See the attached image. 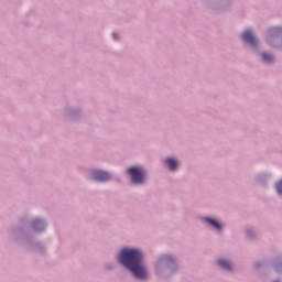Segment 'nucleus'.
<instances>
[{"mask_svg":"<svg viewBox=\"0 0 282 282\" xmlns=\"http://www.w3.org/2000/svg\"><path fill=\"white\" fill-rule=\"evenodd\" d=\"M142 251L138 249H123L119 260L124 268L132 272L135 279H147V268L142 264Z\"/></svg>","mask_w":282,"mask_h":282,"instance_id":"1","label":"nucleus"},{"mask_svg":"<svg viewBox=\"0 0 282 282\" xmlns=\"http://www.w3.org/2000/svg\"><path fill=\"white\" fill-rule=\"evenodd\" d=\"M165 164L167 165V169H170V171H175V169H177V162L175 161V159H167L165 160Z\"/></svg>","mask_w":282,"mask_h":282,"instance_id":"7","label":"nucleus"},{"mask_svg":"<svg viewBox=\"0 0 282 282\" xmlns=\"http://www.w3.org/2000/svg\"><path fill=\"white\" fill-rule=\"evenodd\" d=\"M262 59L264 61V63H272L274 61V56L268 53H263Z\"/></svg>","mask_w":282,"mask_h":282,"instance_id":"9","label":"nucleus"},{"mask_svg":"<svg viewBox=\"0 0 282 282\" xmlns=\"http://www.w3.org/2000/svg\"><path fill=\"white\" fill-rule=\"evenodd\" d=\"M128 173L131 175L133 184H144L147 173L141 167H130Z\"/></svg>","mask_w":282,"mask_h":282,"instance_id":"2","label":"nucleus"},{"mask_svg":"<svg viewBox=\"0 0 282 282\" xmlns=\"http://www.w3.org/2000/svg\"><path fill=\"white\" fill-rule=\"evenodd\" d=\"M218 265L224 270H232V264L229 261L224 259L218 260Z\"/></svg>","mask_w":282,"mask_h":282,"instance_id":"6","label":"nucleus"},{"mask_svg":"<svg viewBox=\"0 0 282 282\" xmlns=\"http://www.w3.org/2000/svg\"><path fill=\"white\" fill-rule=\"evenodd\" d=\"M274 282H279V281H274Z\"/></svg>","mask_w":282,"mask_h":282,"instance_id":"14","label":"nucleus"},{"mask_svg":"<svg viewBox=\"0 0 282 282\" xmlns=\"http://www.w3.org/2000/svg\"><path fill=\"white\" fill-rule=\"evenodd\" d=\"M242 40L249 45H257V36L251 30H246L242 34Z\"/></svg>","mask_w":282,"mask_h":282,"instance_id":"4","label":"nucleus"},{"mask_svg":"<svg viewBox=\"0 0 282 282\" xmlns=\"http://www.w3.org/2000/svg\"><path fill=\"white\" fill-rule=\"evenodd\" d=\"M167 259L172 260L173 258H171V256H167Z\"/></svg>","mask_w":282,"mask_h":282,"instance_id":"13","label":"nucleus"},{"mask_svg":"<svg viewBox=\"0 0 282 282\" xmlns=\"http://www.w3.org/2000/svg\"><path fill=\"white\" fill-rule=\"evenodd\" d=\"M46 228V225L43 220L41 219H35L33 221V229L36 231V232H43V230H45Z\"/></svg>","mask_w":282,"mask_h":282,"instance_id":"5","label":"nucleus"},{"mask_svg":"<svg viewBox=\"0 0 282 282\" xmlns=\"http://www.w3.org/2000/svg\"><path fill=\"white\" fill-rule=\"evenodd\" d=\"M93 177L97 182H109V180H111V174L100 170H95L93 171Z\"/></svg>","mask_w":282,"mask_h":282,"instance_id":"3","label":"nucleus"},{"mask_svg":"<svg viewBox=\"0 0 282 282\" xmlns=\"http://www.w3.org/2000/svg\"><path fill=\"white\" fill-rule=\"evenodd\" d=\"M112 36H113V39H118V34L117 33H113Z\"/></svg>","mask_w":282,"mask_h":282,"instance_id":"12","label":"nucleus"},{"mask_svg":"<svg viewBox=\"0 0 282 282\" xmlns=\"http://www.w3.org/2000/svg\"><path fill=\"white\" fill-rule=\"evenodd\" d=\"M276 192L282 195V180L276 184Z\"/></svg>","mask_w":282,"mask_h":282,"instance_id":"10","label":"nucleus"},{"mask_svg":"<svg viewBox=\"0 0 282 282\" xmlns=\"http://www.w3.org/2000/svg\"><path fill=\"white\" fill-rule=\"evenodd\" d=\"M279 32H282L281 28H274V29L271 30L272 34H279Z\"/></svg>","mask_w":282,"mask_h":282,"instance_id":"11","label":"nucleus"},{"mask_svg":"<svg viewBox=\"0 0 282 282\" xmlns=\"http://www.w3.org/2000/svg\"><path fill=\"white\" fill-rule=\"evenodd\" d=\"M206 221H207V224L213 226V228H216V230H221V225L219 223H217V220H215L213 218H206Z\"/></svg>","mask_w":282,"mask_h":282,"instance_id":"8","label":"nucleus"}]
</instances>
